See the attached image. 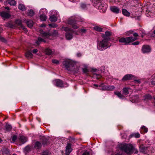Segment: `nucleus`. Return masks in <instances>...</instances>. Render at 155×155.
Returning a JSON list of instances; mask_svg holds the SVG:
<instances>
[{
	"mask_svg": "<svg viewBox=\"0 0 155 155\" xmlns=\"http://www.w3.org/2000/svg\"><path fill=\"white\" fill-rule=\"evenodd\" d=\"M0 15L2 17L6 18H9L11 16L8 13L4 12H1Z\"/></svg>",
	"mask_w": 155,
	"mask_h": 155,
	"instance_id": "dca6fc26",
	"label": "nucleus"
},
{
	"mask_svg": "<svg viewBox=\"0 0 155 155\" xmlns=\"http://www.w3.org/2000/svg\"><path fill=\"white\" fill-rule=\"evenodd\" d=\"M112 35L111 32L109 31H107L105 32V34H102V37L103 38H109V41L110 39V36Z\"/></svg>",
	"mask_w": 155,
	"mask_h": 155,
	"instance_id": "f8f14e48",
	"label": "nucleus"
},
{
	"mask_svg": "<svg viewBox=\"0 0 155 155\" xmlns=\"http://www.w3.org/2000/svg\"><path fill=\"white\" fill-rule=\"evenodd\" d=\"M42 36L45 38H48L50 35V34L48 32H44L42 31L41 32Z\"/></svg>",
	"mask_w": 155,
	"mask_h": 155,
	"instance_id": "6ab92c4d",
	"label": "nucleus"
},
{
	"mask_svg": "<svg viewBox=\"0 0 155 155\" xmlns=\"http://www.w3.org/2000/svg\"><path fill=\"white\" fill-rule=\"evenodd\" d=\"M133 31H128L127 32V35H130L132 34L133 33Z\"/></svg>",
	"mask_w": 155,
	"mask_h": 155,
	"instance_id": "13d9d810",
	"label": "nucleus"
},
{
	"mask_svg": "<svg viewBox=\"0 0 155 155\" xmlns=\"http://www.w3.org/2000/svg\"><path fill=\"white\" fill-rule=\"evenodd\" d=\"M114 94L120 98H123L124 97H125V96H124L123 95H122L121 93L119 91H117L114 92Z\"/></svg>",
	"mask_w": 155,
	"mask_h": 155,
	"instance_id": "5701e85b",
	"label": "nucleus"
},
{
	"mask_svg": "<svg viewBox=\"0 0 155 155\" xmlns=\"http://www.w3.org/2000/svg\"><path fill=\"white\" fill-rule=\"evenodd\" d=\"M42 145L41 143L39 141L36 142L34 144V148L36 150L40 149Z\"/></svg>",
	"mask_w": 155,
	"mask_h": 155,
	"instance_id": "4468645a",
	"label": "nucleus"
},
{
	"mask_svg": "<svg viewBox=\"0 0 155 155\" xmlns=\"http://www.w3.org/2000/svg\"><path fill=\"white\" fill-rule=\"evenodd\" d=\"M49 25L53 28L56 27L57 26L56 25L54 24H49Z\"/></svg>",
	"mask_w": 155,
	"mask_h": 155,
	"instance_id": "3c124183",
	"label": "nucleus"
},
{
	"mask_svg": "<svg viewBox=\"0 0 155 155\" xmlns=\"http://www.w3.org/2000/svg\"><path fill=\"white\" fill-rule=\"evenodd\" d=\"M38 50L37 49H34L32 51V52L34 53H36L38 52Z\"/></svg>",
	"mask_w": 155,
	"mask_h": 155,
	"instance_id": "680f3d73",
	"label": "nucleus"
},
{
	"mask_svg": "<svg viewBox=\"0 0 155 155\" xmlns=\"http://www.w3.org/2000/svg\"><path fill=\"white\" fill-rule=\"evenodd\" d=\"M152 98L150 94H147L143 97V98L145 100H150Z\"/></svg>",
	"mask_w": 155,
	"mask_h": 155,
	"instance_id": "2f4dec72",
	"label": "nucleus"
},
{
	"mask_svg": "<svg viewBox=\"0 0 155 155\" xmlns=\"http://www.w3.org/2000/svg\"><path fill=\"white\" fill-rule=\"evenodd\" d=\"M5 8L6 9H7V10H9V8L8 7H5Z\"/></svg>",
	"mask_w": 155,
	"mask_h": 155,
	"instance_id": "338daca9",
	"label": "nucleus"
},
{
	"mask_svg": "<svg viewBox=\"0 0 155 155\" xmlns=\"http://www.w3.org/2000/svg\"><path fill=\"white\" fill-rule=\"evenodd\" d=\"M141 51L144 53L149 52L151 51V48L148 45H144L142 47Z\"/></svg>",
	"mask_w": 155,
	"mask_h": 155,
	"instance_id": "6e6552de",
	"label": "nucleus"
},
{
	"mask_svg": "<svg viewBox=\"0 0 155 155\" xmlns=\"http://www.w3.org/2000/svg\"><path fill=\"white\" fill-rule=\"evenodd\" d=\"M151 11H152L151 12L148 10L146 11V15L147 16L149 17L150 16V17L153 15V13L152 12V10H151Z\"/></svg>",
	"mask_w": 155,
	"mask_h": 155,
	"instance_id": "473e14b6",
	"label": "nucleus"
},
{
	"mask_svg": "<svg viewBox=\"0 0 155 155\" xmlns=\"http://www.w3.org/2000/svg\"><path fill=\"white\" fill-rule=\"evenodd\" d=\"M151 84L154 85H155V78H153L151 81Z\"/></svg>",
	"mask_w": 155,
	"mask_h": 155,
	"instance_id": "4d7b16f0",
	"label": "nucleus"
},
{
	"mask_svg": "<svg viewBox=\"0 0 155 155\" xmlns=\"http://www.w3.org/2000/svg\"><path fill=\"white\" fill-rule=\"evenodd\" d=\"M72 149L71 148V145L70 143L67 144L66 146V154L68 155L70 153Z\"/></svg>",
	"mask_w": 155,
	"mask_h": 155,
	"instance_id": "ddd939ff",
	"label": "nucleus"
},
{
	"mask_svg": "<svg viewBox=\"0 0 155 155\" xmlns=\"http://www.w3.org/2000/svg\"><path fill=\"white\" fill-rule=\"evenodd\" d=\"M15 26H18L20 29H21V28L23 26L21 24V21L19 20H17L15 21Z\"/></svg>",
	"mask_w": 155,
	"mask_h": 155,
	"instance_id": "f3484780",
	"label": "nucleus"
},
{
	"mask_svg": "<svg viewBox=\"0 0 155 155\" xmlns=\"http://www.w3.org/2000/svg\"><path fill=\"white\" fill-rule=\"evenodd\" d=\"M50 153L47 150L43 152L42 155H50Z\"/></svg>",
	"mask_w": 155,
	"mask_h": 155,
	"instance_id": "c03bdc74",
	"label": "nucleus"
},
{
	"mask_svg": "<svg viewBox=\"0 0 155 155\" xmlns=\"http://www.w3.org/2000/svg\"><path fill=\"white\" fill-rule=\"evenodd\" d=\"M46 25H45V24H42L41 26H40L41 27H45Z\"/></svg>",
	"mask_w": 155,
	"mask_h": 155,
	"instance_id": "0e129e2a",
	"label": "nucleus"
},
{
	"mask_svg": "<svg viewBox=\"0 0 155 155\" xmlns=\"http://www.w3.org/2000/svg\"><path fill=\"white\" fill-rule=\"evenodd\" d=\"M133 35L135 37L134 38H136L137 39L136 37L138 36V34L137 33H135L133 34Z\"/></svg>",
	"mask_w": 155,
	"mask_h": 155,
	"instance_id": "052dcab7",
	"label": "nucleus"
},
{
	"mask_svg": "<svg viewBox=\"0 0 155 155\" xmlns=\"http://www.w3.org/2000/svg\"><path fill=\"white\" fill-rule=\"evenodd\" d=\"M63 64L68 71L74 74L77 73L78 71V67L74 62L71 60H68L64 61Z\"/></svg>",
	"mask_w": 155,
	"mask_h": 155,
	"instance_id": "f257e3e1",
	"label": "nucleus"
},
{
	"mask_svg": "<svg viewBox=\"0 0 155 155\" xmlns=\"http://www.w3.org/2000/svg\"><path fill=\"white\" fill-rule=\"evenodd\" d=\"M136 40V38H133V37H127L126 38H122L120 39L119 41L121 43H124L125 45H126L129 43L135 41Z\"/></svg>",
	"mask_w": 155,
	"mask_h": 155,
	"instance_id": "423d86ee",
	"label": "nucleus"
},
{
	"mask_svg": "<svg viewBox=\"0 0 155 155\" xmlns=\"http://www.w3.org/2000/svg\"><path fill=\"white\" fill-rule=\"evenodd\" d=\"M102 89L103 90H107V85H104L102 86Z\"/></svg>",
	"mask_w": 155,
	"mask_h": 155,
	"instance_id": "864d4df0",
	"label": "nucleus"
},
{
	"mask_svg": "<svg viewBox=\"0 0 155 155\" xmlns=\"http://www.w3.org/2000/svg\"><path fill=\"white\" fill-rule=\"evenodd\" d=\"M34 14V12L31 10H29L28 12V15L31 16H32Z\"/></svg>",
	"mask_w": 155,
	"mask_h": 155,
	"instance_id": "4c0bfd02",
	"label": "nucleus"
},
{
	"mask_svg": "<svg viewBox=\"0 0 155 155\" xmlns=\"http://www.w3.org/2000/svg\"><path fill=\"white\" fill-rule=\"evenodd\" d=\"M18 140H19L22 143H24L27 141L28 138L23 135H20L18 138Z\"/></svg>",
	"mask_w": 155,
	"mask_h": 155,
	"instance_id": "9d476101",
	"label": "nucleus"
},
{
	"mask_svg": "<svg viewBox=\"0 0 155 155\" xmlns=\"http://www.w3.org/2000/svg\"><path fill=\"white\" fill-rule=\"evenodd\" d=\"M115 155H124L122 153H116Z\"/></svg>",
	"mask_w": 155,
	"mask_h": 155,
	"instance_id": "e2e57ef3",
	"label": "nucleus"
},
{
	"mask_svg": "<svg viewBox=\"0 0 155 155\" xmlns=\"http://www.w3.org/2000/svg\"><path fill=\"white\" fill-rule=\"evenodd\" d=\"M134 77V76L131 74H127L125 75L122 78V81H123L130 80L132 79Z\"/></svg>",
	"mask_w": 155,
	"mask_h": 155,
	"instance_id": "9b49d317",
	"label": "nucleus"
},
{
	"mask_svg": "<svg viewBox=\"0 0 155 155\" xmlns=\"http://www.w3.org/2000/svg\"><path fill=\"white\" fill-rule=\"evenodd\" d=\"M81 31L84 33H85L86 32V30L85 29H82L81 30Z\"/></svg>",
	"mask_w": 155,
	"mask_h": 155,
	"instance_id": "bf43d9fd",
	"label": "nucleus"
},
{
	"mask_svg": "<svg viewBox=\"0 0 155 155\" xmlns=\"http://www.w3.org/2000/svg\"><path fill=\"white\" fill-rule=\"evenodd\" d=\"M153 29L154 30L153 31V33L155 34V26L153 28Z\"/></svg>",
	"mask_w": 155,
	"mask_h": 155,
	"instance_id": "69168bd1",
	"label": "nucleus"
},
{
	"mask_svg": "<svg viewBox=\"0 0 155 155\" xmlns=\"http://www.w3.org/2000/svg\"><path fill=\"white\" fill-rule=\"evenodd\" d=\"M154 102V105L155 106V97H154L153 98V101Z\"/></svg>",
	"mask_w": 155,
	"mask_h": 155,
	"instance_id": "774afa93",
	"label": "nucleus"
},
{
	"mask_svg": "<svg viewBox=\"0 0 155 155\" xmlns=\"http://www.w3.org/2000/svg\"><path fill=\"white\" fill-rule=\"evenodd\" d=\"M57 17L54 15L51 16L49 20L52 22H54L57 21Z\"/></svg>",
	"mask_w": 155,
	"mask_h": 155,
	"instance_id": "bb28decb",
	"label": "nucleus"
},
{
	"mask_svg": "<svg viewBox=\"0 0 155 155\" xmlns=\"http://www.w3.org/2000/svg\"><path fill=\"white\" fill-rule=\"evenodd\" d=\"M94 77H96V78L98 79H99L101 77V75L97 74H94Z\"/></svg>",
	"mask_w": 155,
	"mask_h": 155,
	"instance_id": "49530a36",
	"label": "nucleus"
},
{
	"mask_svg": "<svg viewBox=\"0 0 155 155\" xmlns=\"http://www.w3.org/2000/svg\"><path fill=\"white\" fill-rule=\"evenodd\" d=\"M81 8L83 9H85L87 7L86 5L83 3L81 4Z\"/></svg>",
	"mask_w": 155,
	"mask_h": 155,
	"instance_id": "09e8293b",
	"label": "nucleus"
},
{
	"mask_svg": "<svg viewBox=\"0 0 155 155\" xmlns=\"http://www.w3.org/2000/svg\"><path fill=\"white\" fill-rule=\"evenodd\" d=\"M54 84L59 87H66L68 86L67 83H63L62 81L60 79H56L53 81Z\"/></svg>",
	"mask_w": 155,
	"mask_h": 155,
	"instance_id": "39448f33",
	"label": "nucleus"
},
{
	"mask_svg": "<svg viewBox=\"0 0 155 155\" xmlns=\"http://www.w3.org/2000/svg\"><path fill=\"white\" fill-rule=\"evenodd\" d=\"M145 148V147H140V150L141 152H144V150Z\"/></svg>",
	"mask_w": 155,
	"mask_h": 155,
	"instance_id": "8fccbe9b",
	"label": "nucleus"
},
{
	"mask_svg": "<svg viewBox=\"0 0 155 155\" xmlns=\"http://www.w3.org/2000/svg\"><path fill=\"white\" fill-rule=\"evenodd\" d=\"M109 38H104L101 41H100L97 44V48L100 51H103L109 47L110 45Z\"/></svg>",
	"mask_w": 155,
	"mask_h": 155,
	"instance_id": "7ed1b4c3",
	"label": "nucleus"
},
{
	"mask_svg": "<svg viewBox=\"0 0 155 155\" xmlns=\"http://www.w3.org/2000/svg\"><path fill=\"white\" fill-rule=\"evenodd\" d=\"M94 29L98 31H102L103 29L99 26H95L94 28Z\"/></svg>",
	"mask_w": 155,
	"mask_h": 155,
	"instance_id": "c9c22d12",
	"label": "nucleus"
},
{
	"mask_svg": "<svg viewBox=\"0 0 155 155\" xmlns=\"http://www.w3.org/2000/svg\"><path fill=\"white\" fill-rule=\"evenodd\" d=\"M81 153H78V155H90L89 152L87 150L82 151V152Z\"/></svg>",
	"mask_w": 155,
	"mask_h": 155,
	"instance_id": "c85d7f7f",
	"label": "nucleus"
},
{
	"mask_svg": "<svg viewBox=\"0 0 155 155\" xmlns=\"http://www.w3.org/2000/svg\"><path fill=\"white\" fill-rule=\"evenodd\" d=\"M68 23L70 25L72 28L74 29H77L79 28V26L77 24L78 21L69 18L68 21Z\"/></svg>",
	"mask_w": 155,
	"mask_h": 155,
	"instance_id": "0eeeda50",
	"label": "nucleus"
},
{
	"mask_svg": "<svg viewBox=\"0 0 155 155\" xmlns=\"http://www.w3.org/2000/svg\"><path fill=\"white\" fill-rule=\"evenodd\" d=\"M107 6L104 4H101L98 6V9L101 12L104 13L106 11Z\"/></svg>",
	"mask_w": 155,
	"mask_h": 155,
	"instance_id": "1a4fd4ad",
	"label": "nucleus"
},
{
	"mask_svg": "<svg viewBox=\"0 0 155 155\" xmlns=\"http://www.w3.org/2000/svg\"><path fill=\"white\" fill-rule=\"evenodd\" d=\"M3 31V29L2 28L0 27V33H2ZM0 40L2 41H5V39L3 38L0 35Z\"/></svg>",
	"mask_w": 155,
	"mask_h": 155,
	"instance_id": "a19ab883",
	"label": "nucleus"
},
{
	"mask_svg": "<svg viewBox=\"0 0 155 155\" xmlns=\"http://www.w3.org/2000/svg\"><path fill=\"white\" fill-rule=\"evenodd\" d=\"M45 54L47 55H51L52 54V50L49 48H46L45 50Z\"/></svg>",
	"mask_w": 155,
	"mask_h": 155,
	"instance_id": "4be33fe9",
	"label": "nucleus"
},
{
	"mask_svg": "<svg viewBox=\"0 0 155 155\" xmlns=\"http://www.w3.org/2000/svg\"><path fill=\"white\" fill-rule=\"evenodd\" d=\"M22 29L24 32L25 33H26L28 31L27 29L25 28V27L23 25L22 26V27L21 28V29Z\"/></svg>",
	"mask_w": 155,
	"mask_h": 155,
	"instance_id": "a18cd8bd",
	"label": "nucleus"
},
{
	"mask_svg": "<svg viewBox=\"0 0 155 155\" xmlns=\"http://www.w3.org/2000/svg\"><path fill=\"white\" fill-rule=\"evenodd\" d=\"M122 12L123 14L125 16H128L130 15V13L125 9H122Z\"/></svg>",
	"mask_w": 155,
	"mask_h": 155,
	"instance_id": "b1692460",
	"label": "nucleus"
},
{
	"mask_svg": "<svg viewBox=\"0 0 155 155\" xmlns=\"http://www.w3.org/2000/svg\"><path fill=\"white\" fill-rule=\"evenodd\" d=\"M31 148L29 146H26L25 148V150L27 152H28L31 151Z\"/></svg>",
	"mask_w": 155,
	"mask_h": 155,
	"instance_id": "58836bf2",
	"label": "nucleus"
},
{
	"mask_svg": "<svg viewBox=\"0 0 155 155\" xmlns=\"http://www.w3.org/2000/svg\"><path fill=\"white\" fill-rule=\"evenodd\" d=\"M140 43V42L139 41H137L135 42H134L132 43V45H139Z\"/></svg>",
	"mask_w": 155,
	"mask_h": 155,
	"instance_id": "5fc2aeb1",
	"label": "nucleus"
},
{
	"mask_svg": "<svg viewBox=\"0 0 155 155\" xmlns=\"http://www.w3.org/2000/svg\"><path fill=\"white\" fill-rule=\"evenodd\" d=\"M5 128L7 131H9L11 130L12 127L11 125L6 124L5 126Z\"/></svg>",
	"mask_w": 155,
	"mask_h": 155,
	"instance_id": "72a5a7b5",
	"label": "nucleus"
},
{
	"mask_svg": "<svg viewBox=\"0 0 155 155\" xmlns=\"http://www.w3.org/2000/svg\"><path fill=\"white\" fill-rule=\"evenodd\" d=\"M12 141L13 142H15V141L17 139V136L16 135H14L12 137Z\"/></svg>",
	"mask_w": 155,
	"mask_h": 155,
	"instance_id": "ea45409f",
	"label": "nucleus"
},
{
	"mask_svg": "<svg viewBox=\"0 0 155 155\" xmlns=\"http://www.w3.org/2000/svg\"><path fill=\"white\" fill-rule=\"evenodd\" d=\"M129 88L124 87L123 89V94L125 95H127L129 94Z\"/></svg>",
	"mask_w": 155,
	"mask_h": 155,
	"instance_id": "a878e982",
	"label": "nucleus"
},
{
	"mask_svg": "<svg viewBox=\"0 0 155 155\" xmlns=\"http://www.w3.org/2000/svg\"><path fill=\"white\" fill-rule=\"evenodd\" d=\"M140 134L138 133H133L130 136V138L134 137L136 138H139L140 137Z\"/></svg>",
	"mask_w": 155,
	"mask_h": 155,
	"instance_id": "a211bd4d",
	"label": "nucleus"
},
{
	"mask_svg": "<svg viewBox=\"0 0 155 155\" xmlns=\"http://www.w3.org/2000/svg\"><path fill=\"white\" fill-rule=\"evenodd\" d=\"M18 8L22 11H24L25 10V6L22 4H20L18 6Z\"/></svg>",
	"mask_w": 155,
	"mask_h": 155,
	"instance_id": "7c9ffc66",
	"label": "nucleus"
},
{
	"mask_svg": "<svg viewBox=\"0 0 155 155\" xmlns=\"http://www.w3.org/2000/svg\"><path fill=\"white\" fill-rule=\"evenodd\" d=\"M42 140V142L43 145H45L47 144L48 140L45 137H43Z\"/></svg>",
	"mask_w": 155,
	"mask_h": 155,
	"instance_id": "cd10ccee",
	"label": "nucleus"
},
{
	"mask_svg": "<svg viewBox=\"0 0 155 155\" xmlns=\"http://www.w3.org/2000/svg\"><path fill=\"white\" fill-rule=\"evenodd\" d=\"M52 61L53 63L57 64H58L59 62L58 60L55 59L52 60Z\"/></svg>",
	"mask_w": 155,
	"mask_h": 155,
	"instance_id": "603ef678",
	"label": "nucleus"
},
{
	"mask_svg": "<svg viewBox=\"0 0 155 155\" xmlns=\"http://www.w3.org/2000/svg\"><path fill=\"white\" fill-rule=\"evenodd\" d=\"M118 147L121 151L128 154H133L135 150L133 146L130 144H121L118 145Z\"/></svg>",
	"mask_w": 155,
	"mask_h": 155,
	"instance_id": "f03ea898",
	"label": "nucleus"
},
{
	"mask_svg": "<svg viewBox=\"0 0 155 155\" xmlns=\"http://www.w3.org/2000/svg\"><path fill=\"white\" fill-rule=\"evenodd\" d=\"M111 11L116 14L118 13L120 11V9L117 7L112 6L110 8Z\"/></svg>",
	"mask_w": 155,
	"mask_h": 155,
	"instance_id": "2eb2a0df",
	"label": "nucleus"
},
{
	"mask_svg": "<svg viewBox=\"0 0 155 155\" xmlns=\"http://www.w3.org/2000/svg\"><path fill=\"white\" fill-rule=\"evenodd\" d=\"M141 129H142V130H143V132L145 133H146L148 131V129L145 126H143L141 127Z\"/></svg>",
	"mask_w": 155,
	"mask_h": 155,
	"instance_id": "79ce46f5",
	"label": "nucleus"
},
{
	"mask_svg": "<svg viewBox=\"0 0 155 155\" xmlns=\"http://www.w3.org/2000/svg\"><path fill=\"white\" fill-rule=\"evenodd\" d=\"M27 25L28 27L31 28L33 25V22L31 20H28L27 21Z\"/></svg>",
	"mask_w": 155,
	"mask_h": 155,
	"instance_id": "aec40b11",
	"label": "nucleus"
},
{
	"mask_svg": "<svg viewBox=\"0 0 155 155\" xmlns=\"http://www.w3.org/2000/svg\"><path fill=\"white\" fill-rule=\"evenodd\" d=\"M140 34L141 35V36L143 38L146 35L145 31L142 29L140 31Z\"/></svg>",
	"mask_w": 155,
	"mask_h": 155,
	"instance_id": "e433bc0d",
	"label": "nucleus"
},
{
	"mask_svg": "<svg viewBox=\"0 0 155 155\" xmlns=\"http://www.w3.org/2000/svg\"><path fill=\"white\" fill-rule=\"evenodd\" d=\"M7 2L11 5H15L16 4V2L14 0H8Z\"/></svg>",
	"mask_w": 155,
	"mask_h": 155,
	"instance_id": "c756f323",
	"label": "nucleus"
},
{
	"mask_svg": "<svg viewBox=\"0 0 155 155\" xmlns=\"http://www.w3.org/2000/svg\"><path fill=\"white\" fill-rule=\"evenodd\" d=\"M41 42H45L46 41L41 38L39 37L38 38V41H36V43L37 45H39Z\"/></svg>",
	"mask_w": 155,
	"mask_h": 155,
	"instance_id": "393cba45",
	"label": "nucleus"
},
{
	"mask_svg": "<svg viewBox=\"0 0 155 155\" xmlns=\"http://www.w3.org/2000/svg\"><path fill=\"white\" fill-rule=\"evenodd\" d=\"M40 19L41 21H45L47 19V17L44 14L41 15L40 16Z\"/></svg>",
	"mask_w": 155,
	"mask_h": 155,
	"instance_id": "f704fd0d",
	"label": "nucleus"
},
{
	"mask_svg": "<svg viewBox=\"0 0 155 155\" xmlns=\"http://www.w3.org/2000/svg\"><path fill=\"white\" fill-rule=\"evenodd\" d=\"M25 56L28 58H32L33 55L31 52L27 51L25 54Z\"/></svg>",
	"mask_w": 155,
	"mask_h": 155,
	"instance_id": "412c9836",
	"label": "nucleus"
},
{
	"mask_svg": "<svg viewBox=\"0 0 155 155\" xmlns=\"http://www.w3.org/2000/svg\"><path fill=\"white\" fill-rule=\"evenodd\" d=\"M9 151L7 149H6L3 151V153L4 154H8L9 153Z\"/></svg>",
	"mask_w": 155,
	"mask_h": 155,
	"instance_id": "de8ad7c7",
	"label": "nucleus"
},
{
	"mask_svg": "<svg viewBox=\"0 0 155 155\" xmlns=\"http://www.w3.org/2000/svg\"><path fill=\"white\" fill-rule=\"evenodd\" d=\"M107 90H112L114 89L115 87L113 86L107 85Z\"/></svg>",
	"mask_w": 155,
	"mask_h": 155,
	"instance_id": "37998d69",
	"label": "nucleus"
},
{
	"mask_svg": "<svg viewBox=\"0 0 155 155\" xmlns=\"http://www.w3.org/2000/svg\"><path fill=\"white\" fill-rule=\"evenodd\" d=\"M83 71L84 73H87L88 72V70L86 68H84L83 69Z\"/></svg>",
	"mask_w": 155,
	"mask_h": 155,
	"instance_id": "6e6d98bb",
	"label": "nucleus"
},
{
	"mask_svg": "<svg viewBox=\"0 0 155 155\" xmlns=\"http://www.w3.org/2000/svg\"><path fill=\"white\" fill-rule=\"evenodd\" d=\"M64 30L67 31L66 34V38L68 40H70L72 38V33L74 32L73 30L71 28L68 27H64L63 28Z\"/></svg>",
	"mask_w": 155,
	"mask_h": 155,
	"instance_id": "20e7f679",
	"label": "nucleus"
}]
</instances>
